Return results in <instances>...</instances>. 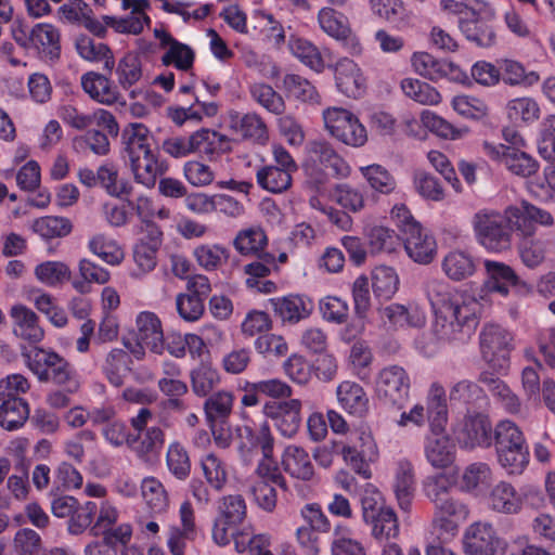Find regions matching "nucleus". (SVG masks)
I'll return each mask as SVG.
<instances>
[{"mask_svg":"<svg viewBox=\"0 0 555 555\" xmlns=\"http://www.w3.org/2000/svg\"><path fill=\"white\" fill-rule=\"evenodd\" d=\"M262 411L284 437L292 438L300 428L301 401L298 399L269 401L263 405Z\"/></svg>","mask_w":555,"mask_h":555,"instance_id":"9b49d317","label":"nucleus"},{"mask_svg":"<svg viewBox=\"0 0 555 555\" xmlns=\"http://www.w3.org/2000/svg\"><path fill=\"white\" fill-rule=\"evenodd\" d=\"M249 94L255 102L271 114L282 115L285 112L286 105L283 96L268 83H251Z\"/></svg>","mask_w":555,"mask_h":555,"instance_id":"09e8293b","label":"nucleus"},{"mask_svg":"<svg viewBox=\"0 0 555 555\" xmlns=\"http://www.w3.org/2000/svg\"><path fill=\"white\" fill-rule=\"evenodd\" d=\"M360 446H348L341 441H333V450L340 454L344 461L364 479L371 478L369 462L377 459V447L370 434L359 436Z\"/></svg>","mask_w":555,"mask_h":555,"instance_id":"1a4fd4ad","label":"nucleus"},{"mask_svg":"<svg viewBox=\"0 0 555 555\" xmlns=\"http://www.w3.org/2000/svg\"><path fill=\"white\" fill-rule=\"evenodd\" d=\"M233 244L241 255L259 256L266 253L263 248L268 244V238L261 228H248L237 233Z\"/></svg>","mask_w":555,"mask_h":555,"instance_id":"8fccbe9b","label":"nucleus"},{"mask_svg":"<svg viewBox=\"0 0 555 555\" xmlns=\"http://www.w3.org/2000/svg\"><path fill=\"white\" fill-rule=\"evenodd\" d=\"M293 173L276 167L266 165L256 171V181L258 185L270 193H282L292 185Z\"/></svg>","mask_w":555,"mask_h":555,"instance_id":"37998d69","label":"nucleus"},{"mask_svg":"<svg viewBox=\"0 0 555 555\" xmlns=\"http://www.w3.org/2000/svg\"><path fill=\"white\" fill-rule=\"evenodd\" d=\"M377 313L383 325L390 331L403 328H418L425 325L426 315L424 310L415 302L397 304L392 302L379 307Z\"/></svg>","mask_w":555,"mask_h":555,"instance_id":"f8f14e48","label":"nucleus"},{"mask_svg":"<svg viewBox=\"0 0 555 555\" xmlns=\"http://www.w3.org/2000/svg\"><path fill=\"white\" fill-rule=\"evenodd\" d=\"M483 151L491 159L499 162L515 176L528 178L537 173L539 163L520 149L502 143L483 142Z\"/></svg>","mask_w":555,"mask_h":555,"instance_id":"6e6552de","label":"nucleus"},{"mask_svg":"<svg viewBox=\"0 0 555 555\" xmlns=\"http://www.w3.org/2000/svg\"><path fill=\"white\" fill-rule=\"evenodd\" d=\"M283 469L292 477L308 481L314 475V468L308 452L298 446L285 448L282 455Z\"/></svg>","mask_w":555,"mask_h":555,"instance_id":"7c9ffc66","label":"nucleus"},{"mask_svg":"<svg viewBox=\"0 0 555 555\" xmlns=\"http://www.w3.org/2000/svg\"><path fill=\"white\" fill-rule=\"evenodd\" d=\"M434 509V524L447 532H454L457 522L466 520L469 515L468 506L452 495L435 504Z\"/></svg>","mask_w":555,"mask_h":555,"instance_id":"4be33fe9","label":"nucleus"},{"mask_svg":"<svg viewBox=\"0 0 555 555\" xmlns=\"http://www.w3.org/2000/svg\"><path fill=\"white\" fill-rule=\"evenodd\" d=\"M202 470L206 481L216 491H221L228 481L225 464L214 453H208L201 461Z\"/></svg>","mask_w":555,"mask_h":555,"instance_id":"69168bd1","label":"nucleus"},{"mask_svg":"<svg viewBox=\"0 0 555 555\" xmlns=\"http://www.w3.org/2000/svg\"><path fill=\"white\" fill-rule=\"evenodd\" d=\"M372 281L373 292L378 298L390 299L398 291L399 278L390 267L379 266L375 268Z\"/></svg>","mask_w":555,"mask_h":555,"instance_id":"052dcab7","label":"nucleus"},{"mask_svg":"<svg viewBox=\"0 0 555 555\" xmlns=\"http://www.w3.org/2000/svg\"><path fill=\"white\" fill-rule=\"evenodd\" d=\"M98 513V504L93 501H87L83 503L76 504V507L72 512L67 521V531L72 535H80L88 528L91 529V525Z\"/></svg>","mask_w":555,"mask_h":555,"instance_id":"4d7b16f0","label":"nucleus"},{"mask_svg":"<svg viewBox=\"0 0 555 555\" xmlns=\"http://www.w3.org/2000/svg\"><path fill=\"white\" fill-rule=\"evenodd\" d=\"M426 421L429 423L430 434L446 433L448 423V406L446 392L441 385L433 384L427 397Z\"/></svg>","mask_w":555,"mask_h":555,"instance_id":"bb28decb","label":"nucleus"},{"mask_svg":"<svg viewBox=\"0 0 555 555\" xmlns=\"http://www.w3.org/2000/svg\"><path fill=\"white\" fill-rule=\"evenodd\" d=\"M131 356L124 349L113 348L104 358L102 372L114 387H121L126 373L131 370Z\"/></svg>","mask_w":555,"mask_h":555,"instance_id":"e433bc0d","label":"nucleus"},{"mask_svg":"<svg viewBox=\"0 0 555 555\" xmlns=\"http://www.w3.org/2000/svg\"><path fill=\"white\" fill-rule=\"evenodd\" d=\"M307 152L311 160L331 168L336 177L347 178L350 175V166L337 154L330 142L325 140L310 141Z\"/></svg>","mask_w":555,"mask_h":555,"instance_id":"5701e85b","label":"nucleus"},{"mask_svg":"<svg viewBox=\"0 0 555 555\" xmlns=\"http://www.w3.org/2000/svg\"><path fill=\"white\" fill-rule=\"evenodd\" d=\"M479 380L501 401L502 405L508 413L515 414L520 411L521 403L519 398L503 380L488 372L481 373Z\"/></svg>","mask_w":555,"mask_h":555,"instance_id":"49530a36","label":"nucleus"},{"mask_svg":"<svg viewBox=\"0 0 555 555\" xmlns=\"http://www.w3.org/2000/svg\"><path fill=\"white\" fill-rule=\"evenodd\" d=\"M352 529L343 521L333 526L331 554L332 555H366L363 544L352 538Z\"/></svg>","mask_w":555,"mask_h":555,"instance_id":"ea45409f","label":"nucleus"},{"mask_svg":"<svg viewBox=\"0 0 555 555\" xmlns=\"http://www.w3.org/2000/svg\"><path fill=\"white\" fill-rule=\"evenodd\" d=\"M512 335L498 324L486 325L480 333V350L485 361L495 370L508 365Z\"/></svg>","mask_w":555,"mask_h":555,"instance_id":"0eeeda50","label":"nucleus"},{"mask_svg":"<svg viewBox=\"0 0 555 555\" xmlns=\"http://www.w3.org/2000/svg\"><path fill=\"white\" fill-rule=\"evenodd\" d=\"M229 128L232 132L240 135L242 140L249 141L253 144L266 145L269 141L268 127L257 113H231L229 116Z\"/></svg>","mask_w":555,"mask_h":555,"instance_id":"2eb2a0df","label":"nucleus"},{"mask_svg":"<svg viewBox=\"0 0 555 555\" xmlns=\"http://www.w3.org/2000/svg\"><path fill=\"white\" fill-rule=\"evenodd\" d=\"M193 153L204 154L208 157L231 151L230 140L227 135L209 130L201 129L190 135Z\"/></svg>","mask_w":555,"mask_h":555,"instance_id":"72a5a7b5","label":"nucleus"},{"mask_svg":"<svg viewBox=\"0 0 555 555\" xmlns=\"http://www.w3.org/2000/svg\"><path fill=\"white\" fill-rule=\"evenodd\" d=\"M402 235L404 248L415 262L429 263L437 253V244L434 236L421 224Z\"/></svg>","mask_w":555,"mask_h":555,"instance_id":"412c9836","label":"nucleus"},{"mask_svg":"<svg viewBox=\"0 0 555 555\" xmlns=\"http://www.w3.org/2000/svg\"><path fill=\"white\" fill-rule=\"evenodd\" d=\"M424 288L435 314L438 337L448 341H466L478 325V301L439 279L427 280Z\"/></svg>","mask_w":555,"mask_h":555,"instance_id":"f257e3e1","label":"nucleus"},{"mask_svg":"<svg viewBox=\"0 0 555 555\" xmlns=\"http://www.w3.org/2000/svg\"><path fill=\"white\" fill-rule=\"evenodd\" d=\"M371 527V535L379 541L386 542L396 539L400 533L398 516L392 507L379 511L378 514L364 522Z\"/></svg>","mask_w":555,"mask_h":555,"instance_id":"a19ab883","label":"nucleus"},{"mask_svg":"<svg viewBox=\"0 0 555 555\" xmlns=\"http://www.w3.org/2000/svg\"><path fill=\"white\" fill-rule=\"evenodd\" d=\"M336 397L339 405L349 414L362 416L369 409V398L356 382H341L336 388Z\"/></svg>","mask_w":555,"mask_h":555,"instance_id":"c756f323","label":"nucleus"},{"mask_svg":"<svg viewBox=\"0 0 555 555\" xmlns=\"http://www.w3.org/2000/svg\"><path fill=\"white\" fill-rule=\"evenodd\" d=\"M193 255L199 267L214 271L229 258V249L218 244H203L194 249Z\"/></svg>","mask_w":555,"mask_h":555,"instance_id":"338daca9","label":"nucleus"},{"mask_svg":"<svg viewBox=\"0 0 555 555\" xmlns=\"http://www.w3.org/2000/svg\"><path fill=\"white\" fill-rule=\"evenodd\" d=\"M29 417V406L21 397L0 399V426L7 430L21 428Z\"/></svg>","mask_w":555,"mask_h":555,"instance_id":"c9c22d12","label":"nucleus"},{"mask_svg":"<svg viewBox=\"0 0 555 555\" xmlns=\"http://www.w3.org/2000/svg\"><path fill=\"white\" fill-rule=\"evenodd\" d=\"M459 27L465 38L481 48H490L496 42V34L481 16H474L473 18H460Z\"/></svg>","mask_w":555,"mask_h":555,"instance_id":"f704fd0d","label":"nucleus"},{"mask_svg":"<svg viewBox=\"0 0 555 555\" xmlns=\"http://www.w3.org/2000/svg\"><path fill=\"white\" fill-rule=\"evenodd\" d=\"M284 90L289 98L309 104H320L321 95L317 88L305 77L287 74L283 78Z\"/></svg>","mask_w":555,"mask_h":555,"instance_id":"c03bdc74","label":"nucleus"},{"mask_svg":"<svg viewBox=\"0 0 555 555\" xmlns=\"http://www.w3.org/2000/svg\"><path fill=\"white\" fill-rule=\"evenodd\" d=\"M122 158L133 180L146 189H153L157 179L165 175L168 165L153 147V137L142 124H131L122 131Z\"/></svg>","mask_w":555,"mask_h":555,"instance_id":"f03ea898","label":"nucleus"},{"mask_svg":"<svg viewBox=\"0 0 555 555\" xmlns=\"http://www.w3.org/2000/svg\"><path fill=\"white\" fill-rule=\"evenodd\" d=\"M13 334L28 343L36 345L44 337V331L39 322V317L24 305H15L10 310Z\"/></svg>","mask_w":555,"mask_h":555,"instance_id":"f3484780","label":"nucleus"},{"mask_svg":"<svg viewBox=\"0 0 555 555\" xmlns=\"http://www.w3.org/2000/svg\"><path fill=\"white\" fill-rule=\"evenodd\" d=\"M424 454L434 468L443 469L453 464L456 447L447 433L429 434L424 441Z\"/></svg>","mask_w":555,"mask_h":555,"instance_id":"aec40b11","label":"nucleus"},{"mask_svg":"<svg viewBox=\"0 0 555 555\" xmlns=\"http://www.w3.org/2000/svg\"><path fill=\"white\" fill-rule=\"evenodd\" d=\"M269 302L274 314L284 323H298L309 318L314 309L313 300L305 295L275 297L271 298Z\"/></svg>","mask_w":555,"mask_h":555,"instance_id":"a211bd4d","label":"nucleus"},{"mask_svg":"<svg viewBox=\"0 0 555 555\" xmlns=\"http://www.w3.org/2000/svg\"><path fill=\"white\" fill-rule=\"evenodd\" d=\"M323 121L330 134L347 145L360 147L367 141L365 127L346 108L333 106L324 109Z\"/></svg>","mask_w":555,"mask_h":555,"instance_id":"39448f33","label":"nucleus"},{"mask_svg":"<svg viewBox=\"0 0 555 555\" xmlns=\"http://www.w3.org/2000/svg\"><path fill=\"white\" fill-rule=\"evenodd\" d=\"M139 341H143L147 349L154 353L164 350V334L157 315L150 311H143L137 317V331L133 334Z\"/></svg>","mask_w":555,"mask_h":555,"instance_id":"b1692460","label":"nucleus"},{"mask_svg":"<svg viewBox=\"0 0 555 555\" xmlns=\"http://www.w3.org/2000/svg\"><path fill=\"white\" fill-rule=\"evenodd\" d=\"M414 483L413 465L406 460L399 461L395 472L393 491L399 507L406 513L412 504Z\"/></svg>","mask_w":555,"mask_h":555,"instance_id":"2f4dec72","label":"nucleus"},{"mask_svg":"<svg viewBox=\"0 0 555 555\" xmlns=\"http://www.w3.org/2000/svg\"><path fill=\"white\" fill-rule=\"evenodd\" d=\"M410 377L399 365H388L382 369L375 380L377 397L387 404L402 408L410 392Z\"/></svg>","mask_w":555,"mask_h":555,"instance_id":"423d86ee","label":"nucleus"},{"mask_svg":"<svg viewBox=\"0 0 555 555\" xmlns=\"http://www.w3.org/2000/svg\"><path fill=\"white\" fill-rule=\"evenodd\" d=\"M233 408V396L229 391H218L208 397L204 403V411L210 424L224 423Z\"/></svg>","mask_w":555,"mask_h":555,"instance_id":"6e6d98bb","label":"nucleus"},{"mask_svg":"<svg viewBox=\"0 0 555 555\" xmlns=\"http://www.w3.org/2000/svg\"><path fill=\"white\" fill-rule=\"evenodd\" d=\"M500 78L509 86L533 85L539 81L535 72L526 73L521 63L514 60H502L499 62Z\"/></svg>","mask_w":555,"mask_h":555,"instance_id":"bf43d9fd","label":"nucleus"},{"mask_svg":"<svg viewBox=\"0 0 555 555\" xmlns=\"http://www.w3.org/2000/svg\"><path fill=\"white\" fill-rule=\"evenodd\" d=\"M402 92L422 105H437L441 94L427 82L414 78H404L400 83Z\"/></svg>","mask_w":555,"mask_h":555,"instance_id":"864d4df0","label":"nucleus"},{"mask_svg":"<svg viewBox=\"0 0 555 555\" xmlns=\"http://www.w3.org/2000/svg\"><path fill=\"white\" fill-rule=\"evenodd\" d=\"M168 470L179 480H185L191 474V460L188 450L179 441L169 443L166 452Z\"/></svg>","mask_w":555,"mask_h":555,"instance_id":"13d9d810","label":"nucleus"},{"mask_svg":"<svg viewBox=\"0 0 555 555\" xmlns=\"http://www.w3.org/2000/svg\"><path fill=\"white\" fill-rule=\"evenodd\" d=\"M485 269L487 273L485 287L489 293L507 296L509 288L516 286L519 282L515 271L503 262L486 260Z\"/></svg>","mask_w":555,"mask_h":555,"instance_id":"393cba45","label":"nucleus"},{"mask_svg":"<svg viewBox=\"0 0 555 555\" xmlns=\"http://www.w3.org/2000/svg\"><path fill=\"white\" fill-rule=\"evenodd\" d=\"M360 171L370 186L380 194L388 195L397 188L393 176L380 165L373 164L361 167Z\"/></svg>","mask_w":555,"mask_h":555,"instance_id":"e2e57ef3","label":"nucleus"},{"mask_svg":"<svg viewBox=\"0 0 555 555\" xmlns=\"http://www.w3.org/2000/svg\"><path fill=\"white\" fill-rule=\"evenodd\" d=\"M506 114L514 122L529 125L539 119L540 106L532 98H516L507 102Z\"/></svg>","mask_w":555,"mask_h":555,"instance_id":"5fc2aeb1","label":"nucleus"},{"mask_svg":"<svg viewBox=\"0 0 555 555\" xmlns=\"http://www.w3.org/2000/svg\"><path fill=\"white\" fill-rule=\"evenodd\" d=\"M217 511V517L237 526L243 522L247 514L245 500L240 494H229L220 498Z\"/></svg>","mask_w":555,"mask_h":555,"instance_id":"0e129e2a","label":"nucleus"},{"mask_svg":"<svg viewBox=\"0 0 555 555\" xmlns=\"http://www.w3.org/2000/svg\"><path fill=\"white\" fill-rule=\"evenodd\" d=\"M503 544L493 525L487 521L470 524L463 535L466 555H496Z\"/></svg>","mask_w":555,"mask_h":555,"instance_id":"9d476101","label":"nucleus"},{"mask_svg":"<svg viewBox=\"0 0 555 555\" xmlns=\"http://www.w3.org/2000/svg\"><path fill=\"white\" fill-rule=\"evenodd\" d=\"M75 46L80 57L88 62H103V69L109 74L113 72L115 60L107 44L96 42L90 37L81 36L76 39Z\"/></svg>","mask_w":555,"mask_h":555,"instance_id":"58836bf2","label":"nucleus"},{"mask_svg":"<svg viewBox=\"0 0 555 555\" xmlns=\"http://www.w3.org/2000/svg\"><path fill=\"white\" fill-rule=\"evenodd\" d=\"M411 63L417 74L433 81L444 77L460 81L466 77L459 66L438 60L427 52H415L411 57Z\"/></svg>","mask_w":555,"mask_h":555,"instance_id":"ddd939ff","label":"nucleus"},{"mask_svg":"<svg viewBox=\"0 0 555 555\" xmlns=\"http://www.w3.org/2000/svg\"><path fill=\"white\" fill-rule=\"evenodd\" d=\"M28 369L40 382H52L64 387L67 392H76L80 382L73 365L59 353L43 348L22 352Z\"/></svg>","mask_w":555,"mask_h":555,"instance_id":"20e7f679","label":"nucleus"},{"mask_svg":"<svg viewBox=\"0 0 555 555\" xmlns=\"http://www.w3.org/2000/svg\"><path fill=\"white\" fill-rule=\"evenodd\" d=\"M34 273L39 282L50 287L61 285L72 278L69 267L62 261H43L36 266Z\"/></svg>","mask_w":555,"mask_h":555,"instance_id":"603ef678","label":"nucleus"},{"mask_svg":"<svg viewBox=\"0 0 555 555\" xmlns=\"http://www.w3.org/2000/svg\"><path fill=\"white\" fill-rule=\"evenodd\" d=\"M499 464L508 475H521L530 461L527 442L495 448Z\"/></svg>","mask_w":555,"mask_h":555,"instance_id":"473e14b6","label":"nucleus"},{"mask_svg":"<svg viewBox=\"0 0 555 555\" xmlns=\"http://www.w3.org/2000/svg\"><path fill=\"white\" fill-rule=\"evenodd\" d=\"M154 36L159 40L160 47L167 49L162 56V63L164 65H173L180 70H189L192 68L195 53L190 46L178 41L165 29L155 28Z\"/></svg>","mask_w":555,"mask_h":555,"instance_id":"6ab92c4d","label":"nucleus"},{"mask_svg":"<svg viewBox=\"0 0 555 555\" xmlns=\"http://www.w3.org/2000/svg\"><path fill=\"white\" fill-rule=\"evenodd\" d=\"M116 75L118 83L125 90L137 83L142 77V66L139 56L134 53H127L119 60Z\"/></svg>","mask_w":555,"mask_h":555,"instance_id":"774afa93","label":"nucleus"},{"mask_svg":"<svg viewBox=\"0 0 555 555\" xmlns=\"http://www.w3.org/2000/svg\"><path fill=\"white\" fill-rule=\"evenodd\" d=\"M98 183L114 197L129 196L133 186L127 180H119L118 170L113 164H103L96 170Z\"/></svg>","mask_w":555,"mask_h":555,"instance_id":"a18cd8bd","label":"nucleus"},{"mask_svg":"<svg viewBox=\"0 0 555 555\" xmlns=\"http://www.w3.org/2000/svg\"><path fill=\"white\" fill-rule=\"evenodd\" d=\"M88 248L92 254L111 266H118L125 259V251L118 242L103 233H98L90 237Z\"/></svg>","mask_w":555,"mask_h":555,"instance_id":"79ce46f5","label":"nucleus"},{"mask_svg":"<svg viewBox=\"0 0 555 555\" xmlns=\"http://www.w3.org/2000/svg\"><path fill=\"white\" fill-rule=\"evenodd\" d=\"M335 83L339 92L348 98H360L366 89V79L356 62L339 59L334 66Z\"/></svg>","mask_w":555,"mask_h":555,"instance_id":"dca6fc26","label":"nucleus"},{"mask_svg":"<svg viewBox=\"0 0 555 555\" xmlns=\"http://www.w3.org/2000/svg\"><path fill=\"white\" fill-rule=\"evenodd\" d=\"M31 229L46 240L67 236L73 224L68 218L57 216H44L34 220Z\"/></svg>","mask_w":555,"mask_h":555,"instance_id":"3c124183","label":"nucleus"},{"mask_svg":"<svg viewBox=\"0 0 555 555\" xmlns=\"http://www.w3.org/2000/svg\"><path fill=\"white\" fill-rule=\"evenodd\" d=\"M31 46L43 60L55 61L61 54L60 33L51 24H37L30 31Z\"/></svg>","mask_w":555,"mask_h":555,"instance_id":"a878e982","label":"nucleus"},{"mask_svg":"<svg viewBox=\"0 0 555 555\" xmlns=\"http://www.w3.org/2000/svg\"><path fill=\"white\" fill-rule=\"evenodd\" d=\"M488 504L494 512L511 515L519 513L524 502L521 495L511 483L500 481L491 489Z\"/></svg>","mask_w":555,"mask_h":555,"instance_id":"cd10ccee","label":"nucleus"},{"mask_svg":"<svg viewBox=\"0 0 555 555\" xmlns=\"http://www.w3.org/2000/svg\"><path fill=\"white\" fill-rule=\"evenodd\" d=\"M492 426L487 416L480 413L467 414L456 431L459 443L467 449L489 447Z\"/></svg>","mask_w":555,"mask_h":555,"instance_id":"4468645a","label":"nucleus"},{"mask_svg":"<svg viewBox=\"0 0 555 555\" xmlns=\"http://www.w3.org/2000/svg\"><path fill=\"white\" fill-rule=\"evenodd\" d=\"M442 271L452 281L460 282L473 276L477 266L474 258L463 250H451L442 260Z\"/></svg>","mask_w":555,"mask_h":555,"instance_id":"4c0bfd02","label":"nucleus"},{"mask_svg":"<svg viewBox=\"0 0 555 555\" xmlns=\"http://www.w3.org/2000/svg\"><path fill=\"white\" fill-rule=\"evenodd\" d=\"M142 498L154 514H162L167 511L169 506V499L167 491L163 483L155 477H146L141 483Z\"/></svg>","mask_w":555,"mask_h":555,"instance_id":"de8ad7c7","label":"nucleus"},{"mask_svg":"<svg viewBox=\"0 0 555 555\" xmlns=\"http://www.w3.org/2000/svg\"><path fill=\"white\" fill-rule=\"evenodd\" d=\"M289 49L294 56L317 73L324 69V62L319 49L304 38H291Z\"/></svg>","mask_w":555,"mask_h":555,"instance_id":"680f3d73","label":"nucleus"},{"mask_svg":"<svg viewBox=\"0 0 555 555\" xmlns=\"http://www.w3.org/2000/svg\"><path fill=\"white\" fill-rule=\"evenodd\" d=\"M519 210L508 206L504 212L494 209H481L472 220L477 242L489 251L501 253L509 249L513 232L518 230Z\"/></svg>","mask_w":555,"mask_h":555,"instance_id":"7ed1b4c3","label":"nucleus"},{"mask_svg":"<svg viewBox=\"0 0 555 555\" xmlns=\"http://www.w3.org/2000/svg\"><path fill=\"white\" fill-rule=\"evenodd\" d=\"M81 87L92 100L101 104L112 105L119 100L118 91L105 75L88 72L81 76Z\"/></svg>","mask_w":555,"mask_h":555,"instance_id":"c85d7f7f","label":"nucleus"}]
</instances>
